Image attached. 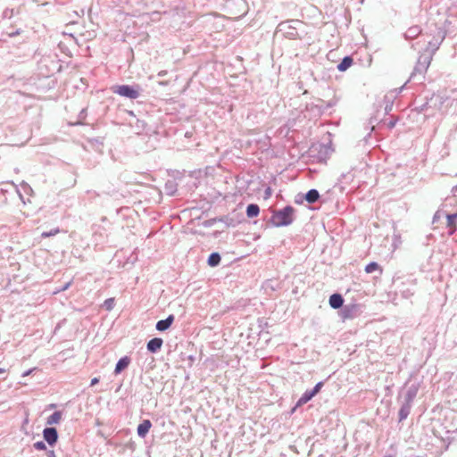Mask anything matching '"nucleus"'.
Masks as SVG:
<instances>
[{"mask_svg": "<svg viewBox=\"0 0 457 457\" xmlns=\"http://www.w3.org/2000/svg\"><path fill=\"white\" fill-rule=\"evenodd\" d=\"M4 372H5V370H4V369L0 368V375H1V374H4Z\"/></svg>", "mask_w": 457, "mask_h": 457, "instance_id": "41", "label": "nucleus"}, {"mask_svg": "<svg viewBox=\"0 0 457 457\" xmlns=\"http://www.w3.org/2000/svg\"><path fill=\"white\" fill-rule=\"evenodd\" d=\"M288 29H292L291 31H287V34L291 37V38H295L297 35V31L295 30V28H291L290 26H288Z\"/></svg>", "mask_w": 457, "mask_h": 457, "instance_id": "30", "label": "nucleus"}, {"mask_svg": "<svg viewBox=\"0 0 457 457\" xmlns=\"http://www.w3.org/2000/svg\"><path fill=\"white\" fill-rule=\"evenodd\" d=\"M287 22H281L279 25H278V28H279V30H283L284 28L287 26Z\"/></svg>", "mask_w": 457, "mask_h": 457, "instance_id": "36", "label": "nucleus"}, {"mask_svg": "<svg viewBox=\"0 0 457 457\" xmlns=\"http://www.w3.org/2000/svg\"><path fill=\"white\" fill-rule=\"evenodd\" d=\"M58 232H59L58 228L52 229V230L47 231V232H43L42 233V237H49L56 235Z\"/></svg>", "mask_w": 457, "mask_h": 457, "instance_id": "27", "label": "nucleus"}, {"mask_svg": "<svg viewBox=\"0 0 457 457\" xmlns=\"http://www.w3.org/2000/svg\"><path fill=\"white\" fill-rule=\"evenodd\" d=\"M295 209L291 205H287L283 209L274 212L271 217V222L275 227H285L293 223Z\"/></svg>", "mask_w": 457, "mask_h": 457, "instance_id": "1", "label": "nucleus"}, {"mask_svg": "<svg viewBox=\"0 0 457 457\" xmlns=\"http://www.w3.org/2000/svg\"><path fill=\"white\" fill-rule=\"evenodd\" d=\"M446 227L448 228V235H453L457 230V212L446 214Z\"/></svg>", "mask_w": 457, "mask_h": 457, "instance_id": "8", "label": "nucleus"}, {"mask_svg": "<svg viewBox=\"0 0 457 457\" xmlns=\"http://www.w3.org/2000/svg\"><path fill=\"white\" fill-rule=\"evenodd\" d=\"M34 448L38 451H43L46 449V445L43 441H37L33 445Z\"/></svg>", "mask_w": 457, "mask_h": 457, "instance_id": "26", "label": "nucleus"}, {"mask_svg": "<svg viewBox=\"0 0 457 457\" xmlns=\"http://www.w3.org/2000/svg\"><path fill=\"white\" fill-rule=\"evenodd\" d=\"M152 427V423L149 420H144L138 426H137V435L139 437L144 438L149 432V429Z\"/></svg>", "mask_w": 457, "mask_h": 457, "instance_id": "14", "label": "nucleus"}, {"mask_svg": "<svg viewBox=\"0 0 457 457\" xmlns=\"http://www.w3.org/2000/svg\"><path fill=\"white\" fill-rule=\"evenodd\" d=\"M445 37V34L441 29H438L437 35L434 37L432 40H430L428 44V47L426 52L428 54H431V56L435 54V52L439 48V46L444 41Z\"/></svg>", "mask_w": 457, "mask_h": 457, "instance_id": "5", "label": "nucleus"}, {"mask_svg": "<svg viewBox=\"0 0 457 457\" xmlns=\"http://www.w3.org/2000/svg\"><path fill=\"white\" fill-rule=\"evenodd\" d=\"M376 270H379V273L381 274L382 273V269L381 267L375 262H370L369 264L366 265L365 267V271L367 273H372Z\"/></svg>", "mask_w": 457, "mask_h": 457, "instance_id": "23", "label": "nucleus"}, {"mask_svg": "<svg viewBox=\"0 0 457 457\" xmlns=\"http://www.w3.org/2000/svg\"><path fill=\"white\" fill-rule=\"evenodd\" d=\"M328 303L333 309H339L344 306V298L340 294L336 293L330 295Z\"/></svg>", "mask_w": 457, "mask_h": 457, "instance_id": "13", "label": "nucleus"}, {"mask_svg": "<svg viewBox=\"0 0 457 457\" xmlns=\"http://www.w3.org/2000/svg\"><path fill=\"white\" fill-rule=\"evenodd\" d=\"M21 187L26 193L32 191L31 187L26 182L21 183Z\"/></svg>", "mask_w": 457, "mask_h": 457, "instance_id": "32", "label": "nucleus"}, {"mask_svg": "<svg viewBox=\"0 0 457 457\" xmlns=\"http://www.w3.org/2000/svg\"><path fill=\"white\" fill-rule=\"evenodd\" d=\"M315 395L312 393V390H306L302 396L298 399L296 403V407L302 406L305 403H307L309 401H311Z\"/></svg>", "mask_w": 457, "mask_h": 457, "instance_id": "16", "label": "nucleus"}, {"mask_svg": "<svg viewBox=\"0 0 457 457\" xmlns=\"http://www.w3.org/2000/svg\"><path fill=\"white\" fill-rule=\"evenodd\" d=\"M163 340L160 337H154L150 339L146 344V349L148 352L154 353H157L162 346Z\"/></svg>", "mask_w": 457, "mask_h": 457, "instance_id": "9", "label": "nucleus"}, {"mask_svg": "<svg viewBox=\"0 0 457 457\" xmlns=\"http://www.w3.org/2000/svg\"><path fill=\"white\" fill-rule=\"evenodd\" d=\"M175 318L170 314L166 319L157 321L155 328L158 331H166L172 325Z\"/></svg>", "mask_w": 457, "mask_h": 457, "instance_id": "11", "label": "nucleus"}, {"mask_svg": "<svg viewBox=\"0 0 457 457\" xmlns=\"http://www.w3.org/2000/svg\"><path fill=\"white\" fill-rule=\"evenodd\" d=\"M353 60L351 56H345L342 59V61L337 65V70L339 71H345L348 68L352 66Z\"/></svg>", "mask_w": 457, "mask_h": 457, "instance_id": "19", "label": "nucleus"}, {"mask_svg": "<svg viewBox=\"0 0 457 457\" xmlns=\"http://www.w3.org/2000/svg\"><path fill=\"white\" fill-rule=\"evenodd\" d=\"M47 457H56L54 452L53 450L48 451Z\"/></svg>", "mask_w": 457, "mask_h": 457, "instance_id": "37", "label": "nucleus"}, {"mask_svg": "<svg viewBox=\"0 0 457 457\" xmlns=\"http://www.w3.org/2000/svg\"><path fill=\"white\" fill-rule=\"evenodd\" d=\"M36 369L33 368V369L26 370L25 372H23L22 377H27V376L30 375Z\"/></svg>", "mask_w": 457, "mask_h": 457, "instance_id": "34", "label": "nucleus"}, {"mask_svg": "<svg viewBox=\"0 0 457 457\" xmlns=\"http://www.w3.org/2000/svg\"><path fill=\"white\" fill-rule=\"evenodd\" d=\"M412 407V403H408L403 400L401 408L399 410V421H403L407 419Z\"/></svg>", "mask_w": 457, "mask_h": 457, "instance_id": "12", "label": "nucleus"}, {"mask_svg": "<svg viewBox=\"0 0 457 457\" xmlns=\"http://www.w3.org/2000/svg\"><path fill=\"white\" fill-rule=\"evenodd\" d=\"M320 198V193L317 189H310L304 195V199L309 204H314L316 203Z\"/></svg>", "mask_w": 457, "mask_h": 457, "instance_id": "17", "label": "nucleus"}, {"mask_svg": "<svg viewBox=\"0 0 457 457\" xmlns=\"http://www.w3.org/2000/svg\"><path fill=\"white\" fill-rule=\"evenodd\" d=\"M165 190L168 195H172L177 190L176 184L172 181H169L165 184Z\"/></svg>", "mask_w": 457, "mask_h": 457, "instance_id": "24", "label": "nucleus"}, {"mask_svg": "<svg viewBox=\"0 0 457 457\" xmlns=\"http://www.w3.org/2000/svg\"><path fill=\"white\" fill-rule=\"evenodd\" d=\"M452 192H453V193L457 192V185L453 187Z\"/></svg>", "mask_w": 457, "mask_h": 457, "instance_id": "40", "label": "nucleus"}, {"mask_svg": "<svg viewBox=\"0 0 457 457\" xmlns=\"http://www.w3.org/2000/svg\"><path fill=\"white\" fill-rule=\"evenodd\" d=\"M43 436L49 445H54L58 440V432L55 428H46L43 430Z\"/></svg>", "mask_w": 457, "mask_h": 457, "instance_id": "7", "label": "nucleus"}, {"mask_svg": "<svg viewBox=\"0 0 457 457\" xmlns=\"http://www.w3.org/2000/svg\"><path fill=\"white\" fill-rule=\"evenodd\" d=\"M130 363V358L129 356L121 357L118 362L116 363L114 373L120 374L121 371H123L125 369L129 367Z\"/></svg>", "mask_w": 457, "mask_h": 457, "instance_id": "15", "label": "nucleus"}, {"mask_svg": "<svg viewBox=\"0 0 457 457\" xmlns=\"http://www.w3.org/2000/svg\"><path fill=\"white\" fill-rule=\"evenodd\" d=\"M221 261V257L219 253H212L209 255L208 257V260H207V263L211 266V267H216L220 264Z\"/></svg>", "mask_w": 457, "mask_h": 457, "instance_id": "21", "label": "nucleus"}, {"mask_svg": "<svg viewBox=\"0 0 457 457\" xmlns=\"http://www.w3.org/2000/svg\"><path fill=\"white\" fill-rule=\"evenodd\" d=\"M260 212V207L256 204H250L246 207V215L248 218H253L258 216Z\"/></svg>", "mask_w": 457, "mask_h": 457, "instance_id": "20", "label": "nucleus"}, {"mask_svg": "<svg viewBox=\"0 0 457 457\" xmlns=\"http://www.w3.org/2000/svg\"><path fill=\"white\" fill-rule=\"evenodd\" d=\"M319 102L321 103V104H323V106L326 108V111L334 106L335 103L334 102H328V103H325L323 100H319Z\"/></svg>", "mask_w": 457, "mask_h": 457, "instance_id": "33", "label": "nucleus"}, {"mask_svg": "<svg viewBox=\"0 0 457 457\" xmlns=\"http://www.w3.org/2000/svg\"><path fill=\"white\" fill-rule=\"evenodd\" d=\"M167 74V71H161L158 72L157 76L158 77H163Z\"/></svg>", "mask_w": 457, "mask_h": 457, "instance_id": "38", "label": "nucleus"}, {"mask_svg": "<svg viewBox=\"0 0 457 457\" xmlns=\"http://www.w3.org/2000/svg\"><path fill=\"white\" fill-rule=\"evenodd\" d=\"M361 313V308L359 304L352 303L344 305L340 311V316L343 320H352Z\"/></svg>", "mask_w": 457, "mask_h": 457, "instance_id": "4", "label": "nucleus"}, {"mask_svg": "<svg viewBox=\"0 0 457 457\" xmlns=\"http://www.w3.org/2000/svg\"><path fill=\"white\" fill-rule=\"evenodd\" d=\"M114 305H115L114 298H108L103 303V307L106 311H112L114 308Z\"/></svg>", "mask_w": 457, "mask_h": 457, "instance_id": "25", "label": "nucleus"}, {"mask_svg": "<svg viewBox=\"0 0 457 457\" xmlns=\"http://www.w3.org/2000/svg\"><path fill=\"white\" fill-rule=\"evenodd\" d=\"M420 389V385L418 383H413L407 386L403 395V400L408 403H413L415 397Z\"/></svg>", "mask_w": 457, "mask_h": 457, "instance_id": "6", "label": "nucleus"}, {"mask_svg": "<svg viewBox=\"0 0 457 457\" xmlns=\"http://www.w3.org/2000/svg\"><path fill=\"white\" fill-rule=\"evenodd\" d=\"M385 457H392L391 455H386Z\"/></svg>", "mask_w": 457, "mask_h": 457, "instance_id": "42", "label": "nucleus"}, {"mask_svg": "<svg viewBox=\"0 0 457 457\" xmlns=\"http://www.w3.org/2000/svg\"><path fill=\"white\" fill-rule=\"evenodd\" d=\"M62 419V412L57 411H54V413H52L48 418H47V420H46V423L48 425H54V424H57L60 422Z\"/></svg>", "mask_w": 457, "mask_h": 457, "instance_id": "22", "label": "nucleus"}, {"mask_svg": "<svg viewBox=\"0 0 457 457\" xmlns=\"http://www.w3.org/2000/svg\"><path fill=\"white\" fill-rule=\"evenodd\" d=\"M99 382V378H94L91 379V382H90V386H95L96 385L97 383Z\"/></svg>", "mask_w": 457, "mask_h": 457, "instance_id": "35", "label": "nucleus"}, {"mask_svg": "<svg viewBox=\"0 0 457 457\" xmlns=\"http://www.w3.org/2000/svg\"><path fill=\"white\" fill-rule=\"evenodd\" d=\"M325 111L326 108L323 106V104H321L320 102V104H310L306 105V112H312V116L314 117H320L324 113Z\"/></svg>", "mask_w": 457, "mask_h": 457, "instance_id": "10", "label": "nucleus"}, {"mask_svg": "<svg viewBox=\"0 0 457 457\" xmlns=\"http://www.w3.org/2000/svg\"><path fill=\"white\" fill-rule=\"evenodd\" d=\"M421 33V29L419 26H413L407 29V31L404 33L405 39H413L417 37Z\"/></svg>", "mask_w": 457, "mask_h": 457, "instance_id": "18", "label": "nucleus"}, {"mask_svg": "<svg viewBox=\"0 0 457 457\" xmlns=\"http://www.w3.org/2000/svg\"><path fill=\"white\" fill-rule=\"evenodd\" d=\"M442 216V212L440 211L436 212V213L433 216V223H436Z\"/></svg>", "mask_w": 457, "mask_h": 457, "instance_id": "31", "label": "nucleus"}, {"mask_svg": "<svg viewBox=\"0 0 457 457\" xmlns=\"http://www.w3.org/2000/svg\"><path fill=\"white\" fill-rule=\"evenodd\" d=\"M112 92L118 94L121 96L127 97L129 99H137L139 97V86H130V85H120L114 86L112 87Z\"/></svg>", "mask_w": 457, "mask_h": 457, "instance_id": "2", "label": "nucleus"}, {"mask_svg": "<svg viewBox=\"0 0 457 457\" xmlns=\"http://www.w3.org/2000/svg\"><path fill=\"white\" fill-rule=\"evenodd\" d=\"M71 281H69V282L65 283L62 287H61L60 288H57L54 291V293L65 291L71 287Z\"/></svg>", "mask_w": 457, "mask_h": 457, "instance_id": "29", "label": "nucleus"}, {"mask_svg": "<svg viewBox=\"0 0 457 457\" xmlns=\"http://www.w3.org/2000/svg\"><path fill=\"white\" fill-rule=\"evenodd\" d=\"M159 84L162 85V86H166L168 84V82L167 81H160Z\"/></svg>", "mask_w": 457, "mask_h": 457, "instance_id": "39", "label": "nucleus"}, {"mask_svg": "<svg viewBox=\"0 0 457 457\" xmlns=\"http://www.w3.org/2000/svg\"><path fill=\"white\" fill-rule=\"evenodd\" d=\"M432 60L431 54H428L427 53L421 54L419 56L418 62L414 67V70L411 75V79L415 77L417 74H423L427 69L428 68L430 62Z\"/></svg>", "mask_w": 457, "mask_h": 457, "instance_id": "3", "label": "nucleus"}, {"mask_svg": "<svg viewBox=\"0 0 457 457\" xmlns=\"http://www.w3.org/2000/svg\"><path fill=\"white\" fill-rule=\"evenodd\" d=\"M324 383L322 381L317 383L315 385V386L312 389V393L316 395L320 391V389L322 388Z\"/></svg>", "mask_w": 457, "mask_h": 457, "instance_id": "28", "label": "nucleus"}]
</instances>
